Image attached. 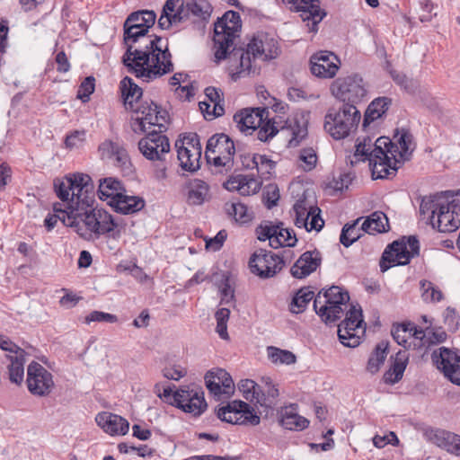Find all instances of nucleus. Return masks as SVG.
I'll list each match as a JSON object with an SVG mask.
<instances>
[{
	"label": "nucleus",
	"mask_w": 460,
	"mask_h": 460,
	"mask_svg": "<svg viewBox=\"0 0 460 460\" xmlns=\"http://www.w3.org/2000/svg\"><path fill=\"white\" fill-rule=\"evenodd\" d=\"M221 382V375H217V368L208 371L205 375L206 386L214 395L222 394Z\"/></svg>",
	"instance_id": "nucleus-53"
},
{
	"label": "nucleus",
	"mask_w": 460,
	"mask_h": 460,
	"mask_svg": "<svg viewBox=\"0 0 460 460\" xmlns=\"http://www.w3.org/2000/svg\"><path fill=\"white\" fill-rule=\"evenodd\" d=\"M431 359L445 377L452 384L460 385V353L441 347L432 352Z\"/></svg>",
	"instance_id": "nucleus-18"
},
{
	"label": "nucleus",
	"mask_w": 460,
	"mask_h": 460,
	"mask_svg": "<svg viewBox=\"0 0 460 460\" xmlns=\"http://www.w3.org/2000/svg\"><path fill=\"white\" fill-rule=\"evenodd\" d=\"M95 420L99 427L111 436L126 435L129 429L128 421L114 413L100 412L96 415Z\"/></svg>",
	"instance_id": "nucleus-25"
},
{
	"label": "nucleus",
	"mask_w": 460,
	"mask_h": 460,
	"mask_svg": "<svg viewBox=\"0 0 460 460\" xmlns=\"http://www.w3.org/2000/svg\"><path fill=\"white\" fill-rule=\"evenodd\" d=\"M360 218H358L351 224H345L344 226L342 227L340 235V242L345 247H349L360 237V234H358L359 229L356 228V226Z\"/></svg>",
	"instance_id": "nucleus-52"
},
{
	"label": "nucleus",
	"mask_w": 460,
	"mask_h": 460,
	"mask_svg": "<svg viewBox=\"0 0 460 460\" xmlns=\"http://www.w3.org/2000/svg\"><path fill=\"white\" fill-rule=\"evenodd\" d=\"M349 301V295L338 286H332L327 289H322L314 299V308H318L322 300Z\"/></svg>",
	"instance_id": "nucleus-47"
},
{
	"label": "nucleus",
	"mask_w": 460,
	"mask_h": 460,
	"mask_svg": "<svg viewBox=\"0 0 460 460\" xmlns=\"http://www.w3.org/2000/svg\"><path fill=\"white\" fill-rule=\"evenodd\" d=\"M241 16L238 12L229 10L218 18L214 28V44L217 48L215 58L221 61L230 57L229 48L233 45L235 33L241 29Z\"/></svg>",
	"instance_id": "nucleus-5"
},
{
	"label": "nucleus",
	"mask_w": 460,
	"mask_h": 460,
	"mask_svg": "<svg viewBox=\"0 0 460 460\" xmlns=\"http://www.w3.org/2000/svg\"><path fill=\"white\" fill-rule=\"evenodd\" d=\"M108 205L116 213L130 215L142 210L146 205V201L141 197L130 196L127 195L126 192H122L116 199H113L112 201H108Z\"/></svg>",
	"instance_id": "nucleus-28"
},
{
	"label": "nucleus",
	"mask_w": 460,
	"mask_h": 460,
	"mask_svg": "<svg viewBox=\"0 0 460 460\" xmlns=\"http://www.w3.org/2000/svg\"><path fill=\"white\" fill-rule=\"evenodd\" d=\"M95 89V78L92 75L87 76L79 85L77 91V98L83 102H87L90 100V95Z\"/></svg>",
	"instance_id": "nucleus-57"
},
{
	"label": "nucleus",
	"mask_w": 460,
	"mask_h": 460,
	"mask_svg": "<svg viewBox=\"0 0 460 460\" xmlns=\"http://www.w3.org/2000/svg\"><path fill=\"white\" fill-rule=\"evenodd\" d=\"M54 215L59 216V220L75 231L84 240H92L93 236L109 234L119 226L114 217L103 208L69 206L63 209L60 203L53 205Z\"/></svg>",
	"instance_id": "nucleus-2"
},
{
	"label": "nucleus",
	"mask_w": 460,
	"mask_h": 460,
	"mask_svg": "<svg viewBox=\"0 0 460 460\" xmlns=\"http://www.w3.org/2000/svg\"><path fill=\"white\" fill-rule=\"evenodd\" d=\"M340 342L348 348H356L361 342L366 333V325L362 310L356 305H349L345 319L338 325Z\"/></svg>",
	"instance_id": "nucleus-9"
},
{
	"label": "nucleus",
	"mask_w": 460,
	"mask_h": 460,
	"mask_svg": "<svg viewBox=\"0 0 460 460\" xmlns=\"http://www.w3.org/2000/svg\"><path fill=\"white\" fill-rule=\"evenodd\" d=\"M332 93L342 105H357L367 99V84L358 74L337 78L332 84Z\"/></svg>",
	"instance_id": "nucleus-8"
},
{
	"label": "nucleus",
	"mask_w": 460,
	"mask_h": 460,
	"mask_svg": "<svg viewBox=\"0 0 460 460\" xmlns=\"http://www.w3.org/2000/svg\"><path fill=\"white\" fill-rule=\"evenodd\" d=\"M187 202L192 206L202 205L208 196L209 186L200 179H192L186 183Z\"/></svg>",
	"instance_id": "nucleus-34"
},
{
	"label": "nucleus",
	"mask_w": 460,
	"mask_h": 460,
	"mask_svg": "<svg viewBox=\"0 0 460 460\" xmlns=\"http://www.w3.org/2000/svg\"><path fill=\"white\" fill-rule=\"evenodd\" d=\"M119 89L126 109L136 112L137 103L143 95V90L129 76H125L119 83Z\"/></svg>",
	"instance_id": "nucleus-31"
},
{
	"label": "nucleus",
	"mask_w": 460,
	"mask_h": 460,
	"mask_svg": "<svg viewBox=\"0 0 460 460\" xmlns=\"http://www.w3.org/2000/svg\"><path fill=\"white\" fill-rule=\"evenodd\" d=\"M388 218L385 213L376 211L367 217L361 225V230L365 233L375 234L385 233L388 230Z\"/></svg>",
	"instance_id": "nucleus-41"
},
{
	"label": "nucleus",
	"mask_w": 460,
	"mask_h": 460,
	"mask_svg": "<svg viewBox=\"0 0 460 460\" xmlns=\"http://www.w3.org/2000/svg\"><path fill=\"white\" fill-rule=\"evenodd\" d=\"M420 288L422 290V297L425 301L439 302L443 299L442 292L435 288L430 281L421 280Z\"/></svg>",
	"instance_id": "nucleus-54"
},
{
	"label": "nucleus",
	"mask_w": 460,
	"mask_h": 460,
	"mask_svg": "<svg viewBox=\"0 0 460 460\" xmlns=\"http://www.w3.org/2000/svg\"><path fill=\"white\" fill-rule=\"evenodd\" d=\"M340 60L332 52L320 51L310 58L311 72L320 78H333L339 70Z\"/></svg>",
	"instance_id": "nucleus-21"
},
{
	"label": "nucleus",
	"mask_w": 460,
	"mask_h": 460,
	"mask_svg": "<svg viewBox=\"0 0 460 460\" xmlns=\"http://www.w3.org/2000/svg\"><path fill=\"white\" fill-rule=\"evenodd\" d=\"M279 198V190L277 185L269 184L264 188L263 201L267 208L270 209L277 206Z\"/></svg>",
	"instance_id": "nucleus-59"
},
{
	"label": "nucleus",
	"mask_w": 460,
	"mask_h": 460,
	"mask_svg": "<svg viewBox=\"0 0 460 460\" xmlns=\"http://www.w3.org/2000/svg\"><path fill=\"white\" fill-rule=\"evenodd\" d=\"M290 5L291 11L300 13V17L305 22L309 32L316 33L319 23L326 17L327 13L320 6V0H283Z\"/></svg>",
	"instance_id": "nucleus-14"
},
{
	"label": "nucleus",
	"mask_w": 460,
	"mask_h": 460,
	"mask_svg": "<svg viewBox=\"0 0 460 460\" xmlns=\"http://www.w3.org/2000/svg\"><path fill=\"white\" fill-rule=\"evenodd\" d=\"M217 154L226 158V163H234L235 147L234 141L226 134H215L207 143L205 157L210 163L211 155Z\"/></svg>",
	"instance_id": "nucleus-22"
},
{
	"label": "nucleus",
	"mask_w": 460,
	"mask_h": 460,
	"mask_svg": "<svg viewBox=\"0 0 460 460\" xmlns=\"http://www.w3.org/2000/svg\"><path fill=\"white\" fill-rule=\"evenodd\" d=\"M221 293V303L228 304L234 300V290L230 284L229 272L222 275L221 285L219 286Z\"/></svg>",
	"instance_id": "nucleus-58"
},
{
	"label": "nucleus",
	"mask_w": 460,
	"mask_h": 460,
	"mask_svg": "<svg viewBox=\"0 0 460 460\" xmlns=\"http://www.w3.org/2000/svg\"><path fill=\"white\" fill-rule=\"evenodd\" d=\"M360 111L353 105H342L339 110H329L324 118V130L330 136L341 140L347 137L360 121Z\"/></svg>",
	"instance_id": "nucleus-6"
},
{
	"label": "nucleus",
	"mask_w": 460,
	"mask_h": 460,
	"mask_svg": "<svg viewBox=\"0 0 460 460\" xmlns=\"http://www.w3.org/2000/svg\"><path fill=\"white\" fill-rule=\"evenodd\" d=\"M190 16L189 1L166 0L158 19V27L162 30H168L174 24L187 21Z\"/></svg>",
	"instance_id": "nucleus-19"
},
{
	"label": "nucleus",
	"mask_w": 460,
	"mask_h": 460,
	"mask_svg": "<svg viewBox=\"0 0 460 460\" xmlns=\"http://www.w3.org/2000/svg\"><path fill=\"white\" fill-rule=\"evenodd\" d=\"M315 297L314 291L309 288H300L293 296L289 305V310L292 314H301L305 311L310 301Z\"/></svg>",
	"instance_id": "nucleus-46"
},
{
	"label": "nucleus",
	"mask_w": 460,
	"mask_h": 460,
	"mask_svg": "<svg viewBox=\"0 0 460 460\" xmlns=\"http://www.w3.org/2000/svg\"><path fill=\"white\" fill-rule=\"evenodd\" d=\"M122 192H126V188L119 180L113 177L100 179L97 194L101 200L112 201Z\"/></svg>",
	"instance_id": "nucleus-32"
},
{
	"label": "nucleus",
	"mask_w": 460,
	"mask_h": 460,
	"mask_svg": "<svg viewBox=\"0 0 460 460\" xmlns=\"http://www.w3.org/2000/svg\"><path fill=\"white\" fill-rule=\"evenodd\" d=\"M136 112L142 115L134 120L133 130L136 133L146 132V124L157 126L160 134L167 129L165 123L168 122L169 114L153 101L141 103L137 106Z\"/></svg>",
	"instance_id": "nucleus-12"
},
{
	"label": "nucleus",
	"mask_w": 460,
	"mask_h": 460,
	"mask_svg": "<svg viewBox=\"0 0 460 460\" xmlns=\"http://www.w3.org/2000/svg\"><path fill=\"white\" fill-rule=\"evenodd\" d=\"M250 164L243 159V166L246 169H256L257 173L261 179H270L276 167V163L270 159L266 155H252Z\"/></svg>",
	"instance_id": "nucleus-36"
},
{
	"label": "nucleus",
	"mask_w": 460,
	"mask_h": 460,
	"mask_svg": "<svg viewBox=\"0 0 460 460\" xmlns=\"http://www.w3.org/2000/svg\"><path fill=\"white\" fill-rule=\"evenodd\" d=\"M159 396H164L165 399L172 397V402H170L172 405L194 416H199L208 406L202 391L199 393V391L180 388L172 394V389L167 386L164 389L163 394H159Z\"/></svg>",
	"instance_id": "nucleus-10"
},
{
	"label": "nucleus",
	"mask_w": 460,
	"mask_h": 460,
	"mask_svg": "<svg viewBox=\"0 0 460 460\" xmlns=\"http://www.w3.org/2000/svg\"><path fill=\"white\" fill-rule=\"evenodd\" d=\"M279 422L286 429L301 431L309 425V420L297 413V404L292 403L281 408Z\"/></svg>",
	"instance_id": "nucleus-27"
},
{
	"label": "nucleus",
	"mask_w": 460,
	"mask_h": 460,
	"mask_svg": "<svg viewBox=\"0 0 460 460\" xmlns=\"http://www.w3.org/2000/svg\"><path fill=\"white\" fill-rule=\"evenodd\" d=\"M268 357L273 363L291 365L296 363V355L286 349H281L277 347L270 346L267 348Z\"/></svg>",
	"instance_id": "nucleus-50"
},
{
	"label": "nucleus",
	"mask_w": 460,
	"mask_h": 460,
	"mask_svg": "<svg viewBox=\"0 0 460 460\" xmlns=\"http://www.w3.org/2000/svg\"><path fill=\"white\" fill-rule=\"evenodd\" d=\"M138 149L146 159L163 163L170 152V142L165 135L153 130L139 140Z\"/></svg>",
	"instance_id": "nucleus-16"
},
{
	"label": "nucleus",
	"mask_w": 460,
	"mask_h": 460,
	"mask_svg": "<svg viewBox=\"0 0 460 460\" xmlns=\"http://www.w3.org/2000/svg\"><path fill=\"white\" fill-rule=\"evenodd\" d=\"M262 58L265 60L276 58L279 56L278 41L267 33H259L247 45V49L234 48L230 52V62L236 64L237 70L231 74L234 81L250 75L252 72V58Z\"/></svg>",
	"instance_id": "nucleus-3"
},
{
	"label": "nucleus",
	"mask_w": 460,
	"mask_h": 460,
	"mask_svg": "<svg viewBox=\"0 0 460 460\" xmlns=\"http://www.w3.org/2000/svg\"><path fill=\"white\" fill-rule=\"evenodd\" d=\"M190 15L202 22H208L213 12L211 4L207 0H188Z\"/></svg>",
	"instance_id": "nucleus-48"
},
{
	"label": "nucleus",
	"mask_w": 460,
	"mask_h": 460,
	"mask_svg": "<svg viewBox=\"0 0 460 460\" xmlns=\"http://www.w3.org/2000/svg\"><path fill=\"white\" fill-rule=\"evenodd\" d=\"M434 438L438 447L448 453L460 456V435L445 429H437L434 433Z\"/></svg>",
	"instance_id": "nucleus-39"
},
{
	"label": "nucleus",
	"mask_w": 460,
	"mask_h": 460,
	"mask_svg": "<svg viewBox=\"0 0 460 460\" xmlns=\"http://www.w3.org/2000/svg\"><path fill=\"white\" fill-rule=\"evenodd\" d=\"M99 149L103 153H108L111 156L115 158V165L121 168L124 171L130 170L132 164L127 150L120 146L119 144L106 140L102 143Z\"/></svg>",
	"instance_id": "nucleus-33"
},
{
	"label": "nucleus",
	"mask_w": 460,
	"mask_h": 460,
	"mask_svg": "<svg viewBox=\"0 0 460 460\" xmlns=\"http://www.w3.org/2000/svg\"><path fill=\"white\" fill-rule=\"evenodd\" d=\"M409 357L410 355L406 349H400L394 356L390 357L391 367L383 376L385 384L394 385L402 380L409 363Z\"/></svg>",
	"instance_id": "nucleus-26"
},
{
	"label": "nucleus",
	"mask_w": 460,
	"mask_h": 460,
	"mask_svg": "<svg viewBox=\"0 0 460 460\" xmlns=\"http://www.w3.org/2000/svg\"><path fill=\"white\" fill-rule=\"evenodd\" d=\"M375 145L384 149L394 160V165L401 164V160L397 158L398 146L388 137H379Z\"/></svg>",
	"instance_id": "nucleus-56"
},
{
	"label": "nucleus",
	"mask_w": 460,
	"mask_h": 460,
	"mask_svg": "<svg viewBox=\"0 0 460 460\" xmlns=\"http://www.w3.org/2000/svg\"><path fill=\"white\" fill-rule=\"evenodd\" d=\"M420 254V242L414 235L402 237L388 244L380 260V270L387 271L393 266H404Z\"/></svg>",
	"instance_id": "nucleus-7"
},
{
	"label": "nucleus",
	"mask_w": 460,
	"mask_h": 460,
	"mask_svg": "<svg viewBox=\"0 0 460 460\" xmlns=\"http://www.w3.org/2000/svg\"><path fill=\"white\" fill-rule=\"evenodd\" d=\"M118 321V317L115 314L101 312V311H92L88 315L85 316L84 322L86 323H90L92 322H99V323H116Z\"/></svg>",
	"instance_id": "nucleus-61"
},
{
	"label": "nucleus",
	"mask_w": 460,
	"mask_h": 460,
	"mask_svg": "<svg viewBox=\"0 0 460 460\" xmlns=\"http://www.w3.org/2000/svg\"><path fill=\"white\" fill-rule=\"evenodd\" d=\"M216 414L222 421L231 424L256 426L261 421L260 416L253 408L241 400H234L219 407Z\"/></svg>",
	"instance_id": "nucleus-11"
},
{
	"label": "nucleus",
	"mask_w": 460,
	"mask_h": 460,
	"mask_svg": "<svg viewBox=\"0 0 460 460\" xmlns=\"http://www.w3.org/2000/svg\"><path fill=\"white\" fill-rule=\"evenodd\" d=\"M238 389L244 399L252 402L258 403L261 386L252 379L241 380L238 384Z\"/></svg>",
	"instance_id": "nucleus-51"
},
{
	"label": "nucleus",
	"mask_w": 460,
	"mask_h": 460,
	"mask_svg": "<svg viewBox=\"0 0 460 460\" xmlns=\"http://www.w3.org/2000/svg\"><path fill=\"white\" fill-rule=\"evenodd\" d=\"M448 193H450V191H447L446 194L441 193L429 197H424L421 199L420 205V212L421 215L429 214L428 219L433 228H435L436 215L440 208V205L443 204L449 196Z\"/></svg>",
	"instance_id": "nucleus-38"
},
{
	"label": "nucleus",
	"mask_w": 460,
	"mask_h": 460,
	"mask_svg": "<svg viewBox=\"0 0 460 460\" xmlns=\"http://www.w3.org/2000/svg\"><path fill=\"white\" fill-rule=\"evenodd\" d=\"M307 134V121L302 119V122H300L298 119H296L292 128V138L289 140V146H297L305 138Z\"/></svg>",
	"instance_id": "nucleus-55"
},
{
	"label": "nucleus",
	"mask_w": 460,
	"mask_h": 460,
	"mask_svg": "<svg viewBox=\"0 0 460 460\" xmlns=\"http://www.w3.org/2000/svg\"><path fill=\"white\" fill-rule=\"evenodd\" d=\"M284 266L282 256L264 249L254 252L249 260L251 272L263 279L275 276Z\"/></svg>",
	"instance_id": "nucleus-13"
},
{
	"label": "nucleus",
	"mask_w": 460,
	"mask_h": 460,
	"mask_svg": "<svg viewBox=\"0 0 460 460\" xmlns=\"http://www.w3.org/2000/svg\"><path fill=\"white\" fill-rule=\"evenodd\" d=\"M57 197L62 201L75 200L78 206L92 208L95 201L94 185L92 178L85 173L76 172L68 174L63 179L57 178L53 182Z\"/></svg>",
	"instance_id": "nucleus-4"
},
{
	"label": "nucleus",
	"mask_w": 460,
	"mask_h": 460,
	"mask_svg": "<svg viewBox=\"0 0 460 460\" xmlns=\"http://www.w3.org/2000/svg\"><path fill=\"white\" fill-rule=\"evenodd\" d=\"M269 115L267 108H247L234 115V121L240 131L247 133L255 130Z\"/></svg>",
	"instance_id": "nucleus-23"
},
{
	"label": "nucleus",
	"mask_w": 460,
	"mask_h": 460,
	"mask_svg": "<svg viewBox=\"0 0 460 460\" xmlns=\"http://www.w3.org/2000/svg\"><path fill=\"white\" fill-rule=\"evenodd\" d=\"M444 323L447 326L448 331L456 332L459 328V317L455 308L448 306L444 314Z\"/></svg>",
	"instance_id": "nucleus-64"
},
{
	"label": "nucleus",
	"mask_w": 460,
	"mask_h": 460,
	"mask_svg": "<svg viewBox=\"0 0 460 460\" xmlns=\"http://www.w3.org/2000/svg\"><path fill=\"white\" fill-rule=\"evenodd\" d=\"M460 227V199L450 194L436 215L435 228L439 232H455Z\"/></svg>",
	"instance_id": "nucleus-17"
},
{
	"label": "nucleus",
	"mask_w": 460,
	"mask_h": 460,
	"mask_svg": "<svg viewBox=\"0 0 460 460\" xmlns=\"http://www.w3.org/2000/svg\"><path fill=\"white\" fill-rule=\"evenodd\" d=\"M155 20L154 11L138 10L132 12L123 24L126 51L121 62L129 74L145 83L173 71L168 40L148 34Z\"/></svg>",
	"instance_id": "nucleus-1"
},
{
	"label": "nucleus",
	"mask_w": 460,
	"mask_h": 460,
	"mask_svg": "<svg viewBox=\"0 0 460 460\" xmlns=\"http://www.w3.org/2000/svg\"><path fill=\"white\" fill-rule=\"evenodd\" d=\"M349 301L339 300H322V304L318 308H314L315 313L319 315L323 322L325 323H332L341 319L345 309L349 306Z\"/></svg>",
	"instance_id": "nucleus-29"
},
{
	"label": "nucleus",
	"mask_w": 460,
	"mask_h": 460,
	"mask_svg": "<svg viewBox=\"0 0 460 460\" xmlns=\"http://www.w3.org/2000/svg\"><path fill=\"white\" fill-rule=\"evenodd\" d=\"M447 340V333L441 326H432L431 324L426 327V337L424 341L420 343L419 348L421 350L427 351L431 347L444 343Z\"/></svg>",
	"instance_id": "nucleus-42"
},
{
	"label": "nucleus",
	"mask_w": 460,
	"mask_h": 460,
	"mask_svg": "<svg viewBox=\"0 0 460 460\" xmlns=\"http://www.w3.org/2000/svg\"><path fill=\"white\" fill-rule=\"evenodd\" d=\"M389 74L394 82L406 93L414 94L419 89V82L413 78L408 77L404 73L391 68Z\"/></svg>",
	"instance_id": "nucleus-49"
},
{
	"label": "nucleus",
	"mask_w": 460,
	"mask_h": 460,
	"mask_svg": "<svg viewBox=\"0 0 460 460\" xmlns=\"http://www.w3.org/2000/svg\"><path fill=\"white\" fill-rule=\"evenodd\" d=\"M391 104L392 99L389 97H377L373 100L365 112L363 127L367 128L370 123L380 119L385 114Z\"/></svg>",
	"instance_id": "nucleus-37"
},
{
	"label": "nucleus",
	"mask_w": 460,
	"mask_h": 460,
	"mask_svg": "<svg viewBox=\"0 0 460 460\" xmlns=\"http://www.w3.org/2000/svg\"><path fill=\"white\" fill-rule=\"evenodd\" d=\"M389 343L387 341H382L377 343L371 353L368 361L367 369L372 373H376L380 367L384 364L387 353H388Z\"/></svg>",
	"instance_id": "nucleus-44"
},
{
	"label": "nucleus",
	"mask_w": 460,
	"mask_h": 460,
	"mask_svg": "<svg viewBox=\"0 0 460 460\" xmlns=\"http://www.w3.org/2000/svg\"><path fill=\"white\" fill-rule=\"evenodd\" d=\"M26 383L29 392L40 397L48 396L55 385L52 374L36 361L27 367Z\"/></svg>",
	"instance_id": "nucleus-15"
},
{
	"label": "nucleus",
	"mask_w": 460,
	"mask_h": 460,
	"mask_svg": "<svg viewBox=\"0 0 460 460\" xmlns=\"http://www.w3.org/2000/svg\"><path fill=\"white\" fill-rule=\"evenodd\" d=\"M321 263L322 255L318 250L306 251L300 255L291 267L290 273L294 278L302 279L314 272L321 266Z\"/></svg>",
	"instance_id": "nucleus-24"
},
{
	"label": "nucleus",
	"mask_w": 460,
	"mask_h": 460,
	"mask_svg": "<svg viewBox=\"0 0 460 460\" xmlns=\"http://www.w3.org/2000/svg\"><path fill=\"white\" fill-rule=\"evenodd\" d=\"M368 163L373 179L388 178L389 175L395 174L398 170V165H394V160L375 144L374 149L368 154Z\"/></svg>",
	"instance_id": "nucleus-20"
},
{
	"label": "nucleus",
	"mask_w": 460,
	"mask_h": 460,
	"mask_svg": "<svg viewBox=\"0 0 460 460\" xmlns=\"http://www.w3.org/2000/svg\"><path fill=\"white\" fill-rule=\"evenodd\" d=\"M259 127L260 128L258 130L257 137L259 140L262 142H267L268 140L275 137L279 132V129L274 125V122H271L270 119L264 122L262 126L260 125Z\"/></svg>",
	"instance_id": "nucleus-62"
},
{
	"label": "nucleus",
	"mask_w": 460,
	"mask_h": 460,
	"mask_svg": "<svg viewBox=\"0 0 460 460\" xmlns=\"http://www.w3.org/2000/svg\"><path fill=\"white\" fill-rule=\"evenodd\" d=\"M262 380L265 383L266 390L263 391L261 388V392L258 397V404H260L261 407L272 409L276 404L277 399L279 395V389L272 383L270 377H263Z\"/></svg>",
	"instance_id": "nucleus-45"
},
{
	"label": "nucleus",
	"mask_w": 460,
	"mask_h": 460,
	"mask_svg": "<svg viewBox=\"0 0 460 460\" xmlns=\"http://www.w3.org/2000/svg\"><path fill=\"white\" fill-rule=\"evenodd\" d=\"M242 187L244 190H241V195L249 196L257 193L261 187V182L258 181L253 176L249 177L241 174Z\"/></svg>",
	"instance_id": "nucleus-60"
},
{
	"label": "nucleus",
	"mask_w": 460,
	"mask_h": 460,
	"mask_svg": "<svg viewBox=\"0 0 460 460\" xmlns=\"http://www.w3.org/2000/svg\"><path fill=\"white\" fill-rule=\"evenodd\" d=\"M175 147L181 169L190 172H197L200 167L201 152H193L189 147H185L184 141H176Z\"/></svg>",
	"instance_id": "nucleus-30"
},
{
	"label": "nucleus",
	"mask_w": 460,
	"mask_h": 460,
	"mask_svg": "<svg viewBox=\"0 0 460 460\" xmlns=\"http://www.w3.org/2000/svg\"><path fill=\"white\" fill-rule=\"evenodd\" d=\"M280 222L273 225L271 221H264L256 228V234L260 241H270V245L273 249H278L281 246L280 237L282 236L279 231Z\"/></svg>",
	"instance_id": "nucleus-40"
},
{
	"label": "nucleus",
	"mask_w": 460,
	"mask_h": 460,
	"mask_svg": "<svg viewBox=\"0 0 460 460\" xmlns=\"http://www.w3.org/2000/svg\"><path fill=\"white\" fill-rule=\"evenodd\" d=\"M299 159L305 163V171L313 170L317 163L316 152L312 147L303 148L300 152Z\"/></svg>",
	"instance_id": "nucleus-63"
},
{
	"label": "nucleus",
	"mask_w": 460,
	"mask_h": 460,
	"mask_svg": "<svg viewBox=\"0 0 460 460\" xmlns=\"http://www.w3.org/2000/svg\"><path fill=\"white\" fill-rule=\"evenodd\" d=\"M394 138L396 139L395 143L398 146L397 157L401 160V164L409 160L414 149L413 136L409 129L396 128L394 130Z\"/></svg>",
	"instance_id": "nucleus-35"
},
{
	"label": "nucleus",
	"mask_w": 460,
	"mask_h": 460,
	"mask_svg": "<svg viewBox=\"0 0 460 460\" xmlns=\"http://www.w3.org/2000/svg\"><path fill=\"white\" fill-rule=\"evenodd\" d=\"M29 354H21L18 356H8L10 364L8 365V376L9 380L15 384L21 385L24 377V364L26 362V357Z\"/></svg>",
	"instance_id": "nucleus-43"
}]
</instances>
